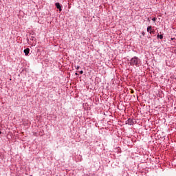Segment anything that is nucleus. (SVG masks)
<instances>
[{
	"label": "nucleus",
	"instance_id": "39448f33",
	"mask_svg": "<svg viewBox=\"0 0 176 176\" xmlns=\"http://www.w3.org/2000/svg\"><path fill=\"white\" fill-rule=\"evenodd\" d=\"M157 39H163V34H157Z\"/></svg>",
	"mask_w": 176,
	"mask_h": 176
},
{
	"label": "nucleus",
	"instance_id": "0eeeda50",
	"mask_svg": "<svg viewBox=\"0 0 176 176\" xmlns=\"http://www.w3.org/2000/svg\"><path fill=\"white\" fill-rule=\"evenodd\" d=\"M156 20H157V18H156V17H153L152 19V21H154V23L156 21Z\"/></svg>",
	"mask_w": 176,
	"mask_h": 176
},
{
	"label": "nucleus",
	"instance_id": "9d476101",
	"mask_svg": "<svg viewBox=\"0 0 176 176\" xmlns=\"http://www.w3.org/2000/svg\"><path fill=\"white\" fill-rule=\"evenodd\" d=\"M142 35H145V32H142Z\"/></svg>",
	"mask_w": 176,
	"mask_h": 176
},
{
	"label": "nucleus",
	"instance_id": "f257e3e1",
	"mask_svg": "<svg viewBox=\"0 0 176 176\" xmlns=\"http://www.w3.org/2000/svg\"><path fill=\"white\" fill-rule=\"evenodd\" d=\"M128 61L131 67H140L141 65V59L137 56H133L130 60L128 59Z\"/></svg>",
	"mask_w": 176,
	"mask_h": 176
},
{
	"label": "nucleus",
	"instance_id": "7ed1b4c3",
	"mask_svg": "<svg viewBox=\"0 0 176 176\" xmlns=\"http://www.w3.org/2000/svg\"><path fill=\"white\" fill-rule=\"evenodd\" d=\"M55 6H56V8L59 9V12H61L63 10V6H61V4H60V3H56Z\"/></svg>",
	"mask_w": 176,
	"mask_h": 176
},
{
	"label": "nucleus",
	"instance_id": "423d86ee",
	"mask_svg": "<svg viewBox=\"0 0 176 176\" xmlns=\"http://www.w3.org/2000/svg\"><path fill=\"white\" fill-rule=\"evenodd\" d=\"M152 30V26H148L147 28V32H149V31H151Z\"/></svg>",
	"mask_w": 176,
	"mask_h": 176
},
{
	"label": "nucleus",
	"instance_id": "f03ea898",
	"mask_svg": "<svg viewBox=\"0 0 176 176\" xmlns=\"http://www.w3.org/2000/svg\"><path fill=\"white\" fill-rule=\"evenodd\" d=\"M134 123H135V120L134 119L129 118L126 121V124H129V126H134Z\"/></svg>",
	"mask_w": 176,
	"mask_h": 176
},
{
	"label": "nucleus",
	"instance_id": "20e7f679",
	"mask_svg": "<svg viewBox=\"0 0 176 176\" xmlns=\"http://www.w3.org/2000/svg\"><path fill=\"white\" fill-rule=\"evenodd\" d=\"M23 52L25 53V56H28L30 54V48L25 49Z\"/></svg>",
	"mask_w": 176,
	"mask_h": 176
},
{
	"label": "nucleus",
	"instance_id": "ddd939ff",
	"mask_svg": "<svg viewBox=\"0 0 176 176\" xmlns=\"http://www.w3.org/2000/svg\"><path fill=\"white\" fill-rule=\"evenodd\" d=\"M148 21H151V20H150L149 19H148Z\"/></svg>",
	"mask_w": 176,
	"mask_h": 176
},
{
	"label": "nucleus",
	"instance_id": "4468645a",
	"mask_svg": "<svg viewBox=\"0 0 176 176\" xmlns=\"http://www.w3.org/2000/svg\"><path fill=\"white\" fill-rule=\"evenodd\" d=\"M149 34H152V32H149Z\"/></svg>",
	"mask_w": 176,
	"mask_h": 176
},
{
	"label": "nucleus",
	"instance_id": "f8f14e48",
	"mask_svg": "<svg viewBox=\"0 0 176 176\" xmlns=\"http://www.w3.org/2000/svg\"><path fill=\"white\" fill-rule=\"evenodd\" d=\"M75 75L78 76V75H79V74H78V73H76V74H75Z\"/></svg>",
	"mask_w": 176,
	"mask_h": 176
},
{
	"label": "nucleus",
	"instance_id": "6e6552de",
	"mask_svg": "<svg viewBox=\"0 0 176 176\" xmlns=\"http://www.w3.org/2000/svg\"><path fill=\"white\" fill-rule=\"evenodd\" d=\"M76 69H79L80 67L79 66H76V65H74Z\"/></svg>",
	"mask_w": 176,
	"mask_h": 176
},
{
	"label": "nucleus",
	"instance_id": "9b49d317",
	"mask_svg": "<svg viewBox=\"0 0 176 176\" xmlns=\"http://www.w3.org/2000/svg\"><path fill=\"white\" fill-rule=\"evenodd\" d=\"M34 36H32V41H34Z\"/></svg>",
	"mask_w": 176,
	"mask_h": 176
},
{
	"label": "nucleus",
	"instance_id": "2eb2a0df",
	"mask_svg": "<svg viewBox=\"0 0 176 176\" xmlns=\"http://www.w3.org/2000/svg\"><path fill=\"white\" fill-rule=\"evenodd\" d=\"M0 134H2V132H1V131H0Z\"/></svg>",
	"mask_w": 176,
	"mask_h": 176
},
{
	"label": "nucleus",
	"instance_id": "1a4fd4ad",
	"mask_svg": "<svg viewBox=\"0 0 176 176\" xmlns=\"http://www.w3.org/2000/svg\"><path fill=\"white\" fill-rule=\"evenodd\" d=\"M80 74L82 75L83 74V70H80Z\"/></svg>",
	"mask_w": 176,
	"mask_h": 176
}]
</instances>
